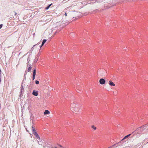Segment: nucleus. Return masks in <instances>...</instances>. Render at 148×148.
<instances>
[{
  "label": "nucleus",
  "mask_w": 148,
  "mask_h": 148,
  "mask_svg": "<svg viewBox=\"0 0 148 148\" xmlns=\"http://www.w3.org/2000/svg\"><path fill=\"white\" fill-rule=\"evenodd\" d=\"M51 4L49 5L45 9L47 10H48L49 8L51 6Z\"/></svg>",
  "instance_id": "11"
},
{
  "label": "nucleus",
  "mask_w": 148,
  "mask_h": 148,
  "mask_svg": "<svg viewBox=\"0 0 148 148\" xmlns=\"http://www.w3.org/2000/svg\"><path fill=\"white\" fill-rule=\"evenodd\" d=\"M65 15L66 16H67V13H65Z\"/></svg>",
  "instance_id": "23"
},
{
  "label": "nucleus",
  "mask_w": 148,
  "mask_h": 148,
  "mask_svg": "<svg viewBox=\"0 0 148 148\" xmlns=\"http://www.w3.org/2000/svg\"><path fill=\"white\" fill-rule=\"evenodd\" d=\"M109 84L111 86H115V84L111 81L110 80L109 81Z\"/></svg>",
  "instance_id": "4"
},
{
  "label": "nucleus",
  "mask_w": 148,
  "mask_h": 148,
  "mask_svg": "<svg viewBox=\"0 0 148 148\" xmlns=\"http://www.w3.org/2000/svg\"><path fill=\"white\" fill-rule=\"evenodd\" d=\"M38 144L40 145H42V144H41L40 143H39V142L38 141Z\"/></svg>",
  "instance_id": "21"
},
{
  "label": "nucleus",
  "mask_w": 148,
  "mask_h": 148,
  "mask_svg": "<svg viewBox=\"0 0 148 148\" xmlns=\"http://www.w3.org/2000/svg\"><path fill=\"white\" fill-rule=\"evenodd\" d=\"M38 45H39L38 43L37 44L35 45H34L33 47L32 48V49L33 50L34 49V47L36 46H37Z\"/></svg>",
  "instance_id": "15"
},
{
  "label": "nucleus",
  "mask_w": 148,
  "mask_h": 148,
  "mask_svg": "<svg viewBox=\"0 0 148 148\" xmlns=\"http://www.w3.org/2000/svg\"><path fill=\"white\" fill-rule=\"evenodd\" d=\"M80 89V87H77V89H78V91H77V92H78V93L80 92H79V89Z\"/></svg>",
  "instance_id": "18"
},
{
  "label": "nucleus",
  "mask_w": 148,
  "mask_h": 148,
  "mask_svg": "<svg viewBox=\"0 0 148 148\" xmlns=\"http://www.w3.org/2000/svg\"><path fill=\"white\" fill-rule=\"evenodd\" d=\"M100 83L101 84H105V80L103 78L100 79L99 81Z\"/></svg>",
  "instance_id": "2"
},
{
  "label": "nucleus",
  "mask_w": 148,
  "mask_h": 148,
  "mask_svg": "<svg viewBox=\"0 0 148 148\" xmlns=\"http://www.w3.org/2000/svg\"><path fill=\"white\" fill-rule=\"evenodd\" d=\"M36 84H38L39 83V82L38 81L36 80L35 81Z\"/></svg>",
  "instance_id": "17"
},
{
  "label": "nucleus",
  "mask_w": 148,
  "mask_h": 148,
  "mask_svg": "<svg viewBox=\"0 0 148 148\" xmlns=\"http://www.w3.org/2000/svg\"><path fill=\"white\" fill-rule=\"evenodd\" d=\"M129 137H130V134H129L125 136V137H124L123 138L122 140L121 141H123L125 139H127Z\"/></svg>",
  "instance_id": "6"
},
{
  "label": "nucleus",
  "mask_w": 148,
  "mask_h": 148,
  "mask_svg": "<svg viewBox=\"0 0 148 148\" xmlns=\"http://www.w3.org/2000/svg\"><path fill=\"white\" fill-rule=\"evenodd\" d=\"M147 143H148V142H147Z\"/></svg>",
  "instance_id": "26"
},
{
  "label": "nucleus",
  "mask_w": 148,
  "mask_h": 148,
  "mask_svg": "<svg viewBox=\"0 0 148 148\" xmlns=\"http://www.w3.org/2000/svg\"><path fill=\"white\" fill-rule=\"evenodd\" d=\"M1 82V79L0 78V82Z\"/></svg>",
  "instance_id": "24"
},
{
  "label": "nucleus",
  "mask_w": 148,
  "mask_h": 148,
  "mask_svg": "<svg viewBox=\"0 0 148 148\" xmlns=\"http://www.w3.org/2000/svg\"><path fill=\"white\" fill-rule=\"evenodd\" d=\"M33 134H34V135L36 136H36H37L38 135V134L36 132H34Z\"/></svg>",
  "instance_id": "13"
},
{
  "label": "nucleus",
  "mask_w": 148,
  "mask_h": 148,
  "mask_svg": "<svg viewBox=\"0 0 148 148\" xmlns=\"http://www.w3.org/2000/svg\"><path fill=\"white\" fill-rule=\"evenodd\" d=\"M21 92H22L23 90H24V88H23V86L21 85Z\"/></svg>",
  "instance_id": "10"
},
{
  "label": "nucleus",
  "mask_w": 148,
  "mask_h": 148,
  "mask_svg": "<svg viewBox=\"0 0 148 148\" xmlns=\"http://www.w3.org/2000/svg\"><path fill=\"white\" fill-rule=\"evenodd\" d=\"M14 13H15V15H16V14H17L15 12V11H14Z\"/></svg>",
  "instance_id": "22"
},
{
  "label": "nucleus",
  "mask_w": 148,
  "mask_h": 148,
  "mask_svg": "<svg viewBox=\"0 0 148 148\" xmlns=\"http://www.w3.org/2000/svg\"><path fill=\"white\" fill-rule=\"evenodd\" d=\"M2 26H3V25L2 24L0 25V29L1 28V27H2Z\"/></svg>",
  "instance_id": "19"
},
{
  "label": "nucleus",
  "mask_w": 148,
  "mask_h": 148,
  "mask_svg": "<svg viewBox=\"0 0 148 148\" xmlns=\"http://www.w3.org/2000/svg\"><path fill=\"white\" fill-rule=\"evenodd\" d=\"M42 46L43 45H42V44L41 45H40L39 46V48H40L39 49H41V47H42Z\"/></svg>",
  "instance_id": "20"
},
{
  "label": "nucleus",
  "mask_w": 148,
  "mask_h": 148,
  "mask_svg": "<svg viewBox=\"0 0 148 148\" xmlns=\"http://www.w3.org/2000/svg\"><path fill=\"white\" fill-rule=\"evenodd\" d=\"M50 113L47 110H45L44 113V114H49Z\"/></svg>",
  "instance_id": "7"
},
{
  "label": "nucleus",
  "mask_w": 148,
  "mask_h": 148,
  "mask_svg": "<svg viewBox=\"0 0 148 148\" xmlns=\"http://www.w3.org/2000/svg\"><path fill=\"white\" fill-rule=\"evenodd\" d=\"M46 41L47 40L46 39H44L42 42V45H43L46 42Z\"/></svg>",
  "instance_id": "8"
},
{
  "label": "nucleus",
  "mask_w": 148,
  "mask_h": 148,
  "mask_svg": "<svg viewBox=\"0 0 148 148\" xmlns=\"http://www.w3.org/2000/svg\"><path fill=\"white\" fill-rule=\"evenodd\" d=\"M36 138L39 139V140L40 139V137H39V136L38 135L36 136Z\"/></svg>",
  "instance_id": "16"
},
{
  "label": "nucleus",
  "mask_w": 148,
  "mask_h": 148,
  "mask_svg": "<svg viewBox=\"0 0 148 148\" xmlns=\"http://www.w3.org/2000/svg\"><path fill=\"white\" fill-rule=\"evenodd\" d=\"M92 129H94V130H95L96 129V127H95L94 125H92Z\"/></svg>",
  "instance_id": "14"
},
{
  "label": "nucleus",
  "mask_w": 148,
  "mask_h": 148,
  "mask_svg": "<svg viewBox=\"0 0 148 148\" xmlns=\"http://www.w3.org/2000/svg\"><path fill=\"white\" fill-rule=\"evenodd\" d=\"M31 69H32V67L31 66L29 67L28 68V69L27 70L28 72H29L30 71H31Z\"/></svg>",
  "instance_id": "12"
},
{
  "label": "nucleus",
  "mask_w": 148,
  "mask_h": 148,
  "mask_svg": "<svg viewBox=\"0 0 148 148\" xmlns=\"http://www.w3.org/2000/svg\"><path fill=\"white\" fill-rule=\"evenodd\" d=\"M32 94L35 96H37L38 95V91L36 92L35 90H33Z\"/></svg>",
  "instance_id": "5"
},
{
  "label": "nucleus",
  "mask_w": 148,
  "mask_h": 148,
  "mask_svg": "<svg viewBox=\"0 0 148 148\" xmlns=\"http://www.w3.org/2000/svg\"><path fill=\"white\" fill-rule=\"evenodd\" d=\"M71 109L75 112H79L80 110V106L78 104H77L76 102H73L71 103Z\"/></svg>",
  "instance_id": "1"
},
{
  "label": "nucleus",
  "mask_w": 148,
  "mask_h": 148,
  "mask_svg": "<svg viewBox=\"0 0 148 148\" xmlns=\"http://www.w3.org/2000/svg\"><path fill=\"white\" fill-rule=\"evenodd\" d=\"M36 74V69H35L34 70L33 74V80H34L35 79V75Z\"/></svg>",
  "instance_id": "3"
},
{
  "label": "nucleus",
  "mask_w": 148,
  "mask_h": 148,
  "mask_svg": "<svg viewBox=\"0 0 148 148\" xmlns=\"http://www.w3.org/2000/svg\"><path fill=\"white\" fill-rule=\"evenodd\" d=\"M32 131L33 132V133H34V132H36L35 129L34 128V127L33 126L32 127Z\"/></svg>",
  "instance_id": "9"
},
{
  "label": "nucleus",
  "mask_w": 148,
  "mask_h": 148,
  "mask_svg": "<svg viewBox=\"0 0 148 148\" xmlns=\"http://www.w3.org/2000/svg\"><path fill=\"white\" fill-rule=\"evenodd\" d=\"M55 148H57V147H55Z\"/></svg>",
  "instance_id": "25"
}]
</instances>
